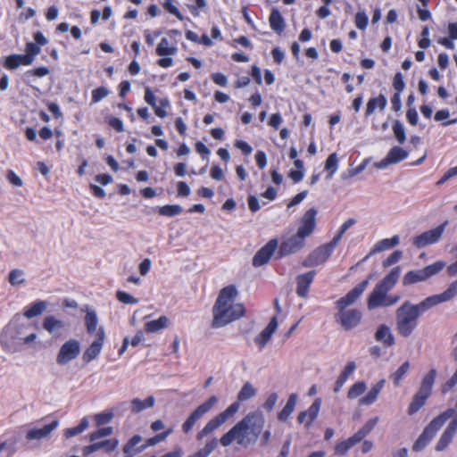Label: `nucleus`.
I'll return each mask as SVG.
<instances>
[{"mask_svg": "<svg viewBox=\"0 0 457 457\" xmlns=\"http://www.w3.org/2000/svg\"><path fill=\"white\" fill-rule=\"evenodd\" d=\"M21 65H29L23 54H11L4 62V66L8 70H16Z\"/></svg>", "mask_w": 457, "mask_h": 457, "instance_id": "obj_39", "label": "nucleus"}, {"mask_svg": "<svg viewBox=\"0 0 457 457\" xmlns=\"http://www.w3.org/2000/svg\"><path fill=\"white\" fill-rule=\"evenodd\" d=\"M375 339L378 342L382 343L386 347H391L395 345V337L388 326L381 324L376 333Z\"/></svg>", "mask_w": 457, "mask_h": 457, "instance_id": "obj_26", "label": "nucleus"}, {"mask_svg": "<svg viewBox=\"0 0 457 457\" xmlns=\"http://www.w3.org/2000/svg\"><path fill=\"white\" fill-rule=\"evenodd\" d=\"M366 388V384L363 381L356 382L350 387L347 397L349 399H355L361 395L365 392Z\"/></svg>", "mask_w": 457, "mask_h": 457, "instance_id": "obj_50", "label": "nucleus"}, {"mask_svg": "<svg viewBox=\"0 0 457 457\" xmlns=\"http://www.w3.org/2000/svg\"><path fill=\"white\" fill-rule=\"evenodd\" d=\"M355 25L360 29H365L368 25V16L364 12H358L355 15Z\"/></svg>", "mask_w": 457, "mask_h": 457, "instance_id": "obj_58", "label": "nucleus"}, {"mask_svg": "<svg viewBox=\"0 0 457 457\" xmlns=\"http://www.w3.org/2000/svg\"><path fill=\"white\" fill-rule=\"evenodd\" d=\"M378 421V417L369 420L363 427L359 429L353 436L349 437L348 440L351 442L353 446L361 442L376 426Z\"/></svg>", "mask_w": 457, "mask_h": 457, "instance_id": "obj_27", "label": "nucleus"}, {"mask_svg": "<svg viewBox=\"0 0 457 457\" xmlns=\"http://www.w3.org/2000/svg\"><path fill=\"white\" fill-rule=\"evenodd\" d=\"M256 394L255 388L249 382L245 383L241 390L237 395V399L241 402H245L253 397Z\"/></svg>", "mask_w": 457, "mask_h": 457, "instance_id": "obj_49", "label": "nucleus"}, {"mask_svg": "<svg viewBox=\"0 0 457 457\" xmlns=\"http://www.w3.org/2000/svg\"><path fill=\"white\" fill-rule=\"evenodd\" d=\"M182 212V207L178 204L164 205L159 208V213L162 216L172 217Z\"/></svg>", "mask_w": 457, "mask_h": 457, "instance_id": "obj_51", "label": "nucleus"}, {"mask_svg": "<svg viewBox=\"0 0 457 457\" xmlns=\"http://www.w3.org/2000/svg\"><path fill=\"white\" fill-rule=\"evenodd\" d=\"M445 266V263L442 261H439L423 269L410 270L404 275L403 278V284L404 286H408L414 283L425 281L428 278H431L432 276L437 274L440 270L444 269Z\"/></svg>", "mask_w": 457, "mask_h": 457, "instance_id": "obj_7", "label": "nucleus"}, {"mask_svg": "<svg viewBox=\"0 0 457 457\" xmlns=\"http://www.w3.org/2000/svg\"><path fill=\"white\" fill-rule=\"evenodd\" d=\"M278 247V240L271 239L263 247H262L253 256V265L254 267H260L266 264L275 250Z\"/></svg>", "mask_w": 457, "mask_h": 457, "instance_id": "obj_16", "label": "nucleus"}, {"mask_svg": "<svg viewBox=\"0 0 457 457\" xmlns=\"http://www.w3.org/2000/svg\"><path fill=\"white\" fill-rule=\"evenodd\" d=\"M170 320L166 316H161L159 319L150 320L145 323V330L147 333H154L169 326Z\"/></svg>", "mask_w": 457, "mask_h": 457, "instance_id": "obj_38", "label": "nucleus"}, {"mask_svg": "<svg viewBox=\"0 0 457 457\" xmlns=\"http://www.w3.org/2000/svg\"><path fill=\"white\" fill-rule=\"evenodd\" d=\"M356 368V365L354 361H349L345 369L340 373L339 377L335 382L333 391L335 393H338L342 386L345 385V383L347 381L348 378L352 375V373L354 371Z\"/></svg>", "mask_w": 457, "mask_h": 457, "instance_id": "obj_29", "label": "nucleus"}, {"mask_svg": "<svg viewBox=\"0 0 457 457\" xmlns=\"http://www.w3.org/2000/svg\"><path fill=\"white\" fill-rule=\"evenodd\" d=\"M431 309L426 299L417 304L405 301L395 312V329L397 333L409 337L418 326L420 316Z\"/></svg>", "mask_w": 457, "mask_h": 457, "instance_id": "obj_3", "label": "nucleus"}, {"mask_svg": "<svg viewBox=\"0 0 457 457\" xmlns=\"http://www.w3.org/2000/svg\"><path fill=\"white\" fill-rule=\"evenodd\" d=\"M315 274V270H311L296 277V294L298 296L302 298L307 297L309 287L313 281Z\"/></svg>", "mask_w": 457, "mask_h": 457, "instance_id": "obj_20", "label": "nucleus"}, {"mask_svg": "<svg viewBox=\"0 0 457 457\" xmlns=\"http://www.w3.org/2000/svg\"><path fill=\"white\" fill-rule=\"evenodd\" d=\"M104 339V328H100L96 334V338L83 353L82 360L84 362L89 363L90 361L97 358V356L101 353Z\"/></svg>", "mask_w": 457, "mask_h": 457, "instance_id": "obj_14", "label": "nucleus"}, {"mask_svg": "<svg viewBox=\"0 0 457 457\" xmlns=\"http://www.w3.org/2000/svg\"><path fill=\"white\" fill-rule=\"evenodd\" d=\"M393 131L395 138L400 144H403L406 140L405 130L402 122L398 120H395L393 125Z\"/></svg>", "mask_w": 457, "mask_h": 457, "instance_id": "obj_52", "label": "nucleus"}, {"mask_svg": "<svg viewBox=\"0 0 457 457\" xmlns=\"http://www.w3.org/2000/svg\"><path fill=\"white\" fill-rule=\"evenodd\" d=\"M335 319L345 330H351L360 324L361 312L357 309L342 310L338 311Z\"/></svg>", "mask_w": 457, "mask_h": 457, "instance_id": "obj_12", "label": "nucleus"}, {"mask_svg": "<svg viewBox=\"0 0 457 457\" xmlns=\"http://www.w3.org/2000/svg\"><path fill=\"white\" fill-rule=\"evenodd\" d=\"M43 328L50 334L59 337L65 328V323L54 316H46L43 321Z\"/></svg>", "mask_w": 457, "mask_h": 457, "instance_id": "obj_25", "label": "nucleus"}, {"mask_svg": "<svg viewBox=\"0 0 457 457\" xmlns=\"http://www.w3.org/2000/svg\"><path fill=\"white\" fill-rule=\"evenodd\" d=\"M335 247L328 242L312 252L303 262V267H315L323 264L331 255Z\"/></svg>", "mask_w": 457, "mask_h": 457, "instance_id": "obj_11", "label": "nucleus"}, {"mask_svg": "<svg viewBox=\"0 0 457 457\" xmlns=\"http://www.w3.org/2000/svg\"><path fill=\"white\" fill-rule=\"evenodd\" d=\"M454 409H447L436 418H434L429 424L424 428L421 435L418 437L412 445L414 452L421 451L428 444V442L435 436L436 433L443 427L448 419L453 416Z\"/></svg>", "mask_w": 457, "mask_h": 457, "instance_id": "obj_4", "label": "nucleus"}, {"mask_svg": "<svg viewBox=\"0 0 457 457\" xmlns=\"http://www.w3.org/2000/svg\"><path fill=\"white\" fill-rule=\"evenodd\" d=\"M389 160L393 163H397L408 156V152L400 146H394L387 154Z\"/></svg>", "mask_w": 457, "mask_h": 457, "instance_id": "obj_47", "label": "nucleus"}, {"mask_svg": "<svg viewBox=\"0 0 457 457\" xmlns=\"http://www.w3.org/2000/svg\"><path fill=\"white\" fill-rule=\"evenodd\" d=\"M399 242L400 239L397 235L394 236L391 238L382 239L374 245L373 249L370 252V254H374L393 248L399 244Z\"/></svg>", "mask_w": 457, "mask_h": 457, "instance_id": "obj_35", "label": "nucleus"}, {"mask_svg": "<svg viewBox=\"0 0 457 457\" xmlns=\"http://www.w3.org/2000/svg\"><path fill=\"white\" fill-rule=\"evenodd\" d=\"M321 406V399L316 398L312 404L303 411L298 414L297 420L299 423H305L306 428H310L312 423L316 420Z\"/></svg>", "mask_w": 457, "mask_h": 457, "instance_id": "obj_18", "label": "nucleus"}, {"mask_svg": "<svg viewBox=\"0 0 457 457\" xmlns=\"http://www.w3.org/2000/svg\"><path fill=\"white\" fill-rule=\"evenodd\" d=\"M305 237L300 236L297 232L295 235L284 240L279 247L278 254L286 256L300 251L304 246Z\"/></svg>", "mask_w": 457, "mask_h": 457, "instance_id": "obj_15", "label": "nucleus"}, {"mask_svg": "<svg viewBox=\"0 0 457 457\" xmlns=\"http://www.w3.org/2000/svg\"><path fill=\"white\" fill-rule=\"evenodd\" d=\"M112 432H113V429L112 427L102 428L96 431L92 432L89 435V439H90V441L94 442L99 438L105 437V436L112 435Z\"/></svg>", "mask_w": 457, "mask_h": 457, "instance_id": "obj_55", "label": "nucleus"}, {"mask_svg": "<svg viewBox=\"0 0 457 457\" xmlns=\"http://www.w3.org/2000/svg\"><path fill=\"white\" fill-rule=\"evenodd\" d=\"M79 342L76 339H70L61 346L56 356V362L59 365H66L75 360L79 355Z\"/></svg>", "mask_w": 457, "mask_h": 457, "instance_id": "obj_10", "label": "nucleus"}, {"mask_svg": "<svg viewBox=\"0 0 457 457\" xmlns=\"http://www.w3.org/2000/svg\"><path fill=\"white\" fill-rule=\"evenodd\" d=\"M47 307V303L46 301H37L33 303L29 308H28L25 312L24 316L31 319L33 317L40 315L44 311H46Z\"/></svg>", "mask_w": 457, "mask_h": 457, "instance_id": "obj_40", "label": "nucleus"}, {"mask_svg": "<svg viewBox=\"0 0 457 457\" xmlns=\"http://www.w3.org/2000/svg\"><path fill=\"white\" fill-rule=\"evenodd\" d=\"M237 295V289L233 285L227 286L220 291L212 307V327L213 328H223L245 315V310L243 304L234 303Z\"/></svg>", "mask_w": 457, "mask_h": 457, "instance_id": "obj_2", "label": "nucleus"}, {"mask_svg": "<svg viewBox=\"0 0 457 457\" xmlns=\"http://www.w3.org/2000/svg\"><path fill=\"white\" fill-rule=\"evenodd\" d=\"M220 443V440L217 438H212L209 442L205 444L204 448L200 449L194 454H191L188 457H208L217 447Z\"/></svg>", "mask_w": 457, "mask_h": 457, "instance_id": "obj_42", "label": "nucleus"}, {"mask_svg": "<svg viewBox=\"0 0 457 457\" xmlns=\"http://www.w3.org/2000/svg\"><path fill=\"white\" fill-rule=\"evenodd\" d=\"M49 72L50 71L46 67L36 68L34 70L26 71L22 76V79L26 84L31 86V79L33 77H44L48 75Z\"/></svg>", "mask_w": 457, "mask_h": 457, "instance_id": "obj_44", "label": "nucleus"}, {"mask_svg": "<svg viewBox=\"0 0 457 457\" xmlns=\"http://www.w3.org/2000/svg\"><path fill=\"white\" fill-rule=\"evenodd\" d=\"M113 418L112 412H102L95 415V420L97 426L108 423Z\"/></svg>", "mask_w": 457, "mask_h": 457, "instance_id": "obj_60", "label": "nucleus"}, {"mask_svg": "<svg viewBox=\"0 0 457 457\" xmlns=\"http://www.w3.org/2000/svg\"><path fill=\"white\" fill-rule=\"evenodd\" d=\"M403 256V253L399 250L397 251H395L393 253H391L384 262H383V266L385 268L386 267H389L391 265H393L394 263L397 262L398 261H400V259L402 258Z\"/></svg>", "mask_w": 457, "mask_h": 457, "instance_id": "obj_59", "label": "nucleus"}, {"mask_svg": "<svg viewBox=\"0 0 457 457\" xmlns=\"http://www.w3.org/2000/svg\"><path fill=\"white\" fill-rule=\"evenodd\" d=\"M155 399L152 395L148 396L145 401H142L139 398H134L130 402L131 412L137 414L145 409L153 407Z\"/></svg>", "mask_w": 457, "mask_h": 457, "instance_id": "obj_37", "label": "nucleus"}, {"mask_svg": "<svg viewBox=\"0 0 457 457\" xmlns=\"http://www.w3.org/2000/svg\"><path fill=\"white\" fill-rule=\"evenodd\" d=\"M385 384V379L379 380L376 385H374L371 389L369 391V393L362 398L360 399L359 403L360 404H366L370 405L373 403L382 390Z\"/></svg>", "mask_w": 457, "mask_h": 457, "instance_id": "obj_31", "label": "nucleus"}, {"mask_svg": "<svg viewBox=\"0 0 457 457\" xmlns=\"http://www.w3.org/2000/svg\"><path fill=\"white\" fill-rule=\"evenodd\" d=\"M436 376V371L433 369L430 370L423 378L420 389L414 395L409 405L408 413L410 415L416 413L425 404L427 399L430 396Z\"/></svg>", "mask_w": 457, "mask_h": 457, "instance_id": "obj_5", "label": "nucleus"}, {"mask_svg": "<svg viewBox=\"0 0 457 457\" xmlns=\"http://www.w3.org/2000/svg\"><path fill=\"white\" fill-rule=\"evenodd\" d=\"M386 105V99L382 95L378 97L370 98L367 104L366 115L369 116L372 114L377 107H379L381 110H383L385 109Z\"/></svg>", "mask_w": 457, "mask_h": 457, "instance_id": "obj_41", "label": "nucleus"}, {"mask_svg": "<svg viewBox=\"0 0 457 457\" xmlns=\"http://www.w3.org/2000/svg\"><path fill=\"white\" fill-rule=\"evenodd\" d=\"M278 328V318L277 315L273 316L268 324V326L260 333L255 338V343L259 345L261 348L264 347L266 344L271 338L273 333Z\"/></svg>", "mask_w": 457, "mask_h": 457, "instance_id": "obj_24", "label": "nucleus"}, {"mask_svg": "<svg viewBox=\"0 0 457 457\" xmlns=\"http://www.w3.org/2000/svg\"><path fill=\"white\" fill-rule=\"evenodd\" d=\"M171 432H172V429H169L168 431L157 434L156 436L147 439L145 444L142 445V448H144V450H145L148 446H152L160 442L164 441Z\"/></svg>", "mask_w": 457, "mask_h": 457, "instance_id": "obj_53", "label": "nucleus"}, {"mask_svg": "<svg viewBox=\"0 0 457 457\" xmlns=\"http://www.w3.org/2000/svg\"><path fill=\"white\" fill-rule=\"evenodd\" d=\"M177 53V47L170 46L169 40L166 37L162 38L156 47V54L159 56L173 55Z\"/></svg>", "mask_w": 457, "mask_h": 457, "instance_id": "obj_43", "label": "nucleus"}, {"mask_svg": "<svg viewBox=\"0 0 457 457\" xmlns=\"http://www.w3.org/2000/svg\"><path fill=\"white\" fill-rule=\"evenodd\" d=\"M119 441L117 439H108L101 442H96L90 445H87L83 448L84 455L91 454L101 449H104L107 453L114 451L117 447Z\"/></svg>", "mask_w": 457, "mask_h": 457, "instance_id": "obj_23", "label": "nucleus"}, {"mask_svg": "<svg viewBox=\"0 0 457 457\" xmlns=\"http://www.w3.org/2000/svg\"><path fill=\"white\" fill-rule=\"evenodd\" d=\"M25 51H26V54H23V56L26 59L27 63H29V65H30L34 62L35 57L40 54L41 48H40V46H38L33 42H28L26 44Z\"/></svg>", "mask_w": 457, "mask_h": 457, "instance_id": "obj_45", "label": "nucleus"}, {"mask_svg": "<svg viewBox=\"0 0 457 457\" xmlns=\"http://www.w3.org/2000/svg\"><path fill=\"white\" fill-rule=\"evenodd\" d=\"M401 273V269L399 266L395 267L392 269V270L389 272L388 275H386L381 282L378 283V285L382 287H384L386 290H390L393 288V287L397 282Z\"/></svg>", "mask_w": 457, "mask_h": 457, "instance_id": "obj_36", "label": "nucleus"}, {"mask_svg": "<svg viewBox=\"0 0 457 457\" xmlns=\"http://www.w3.org/2000/svg\"><path fill=\"white\" fill-rule=\"evenodd\" d=\"M316 215L317 210L315 208H311L305 212L300 221L301 226L297 230L300 236L306 237L314 231L316 227Z\"/></svg>", "mask_w": 457, "mask_h": 457, "instance_id": "obj_17", "label": "nucleus"}, {"mask_svg": "<svg viewBox=\"0 0 457 457\" xmlns=\"http://www.w3.org/2000/svg\"><path fill=\"white\" fill-rule=\"evenodd\" d=\"M116 298L122 303L125 304H136L138 303V300L132 296L131 295L123 292V291H117L116 292Z\"/></svg>", "mask_w": 457, "mask_h": 457, "instance_id": "obj_56", "label": "nucleus"}, {"mask_svg": "<svg viewBox=\"0 0 457 457\" xmlns=\"http://www.w3.org/2000/svg\"><path fill=\"white\" fill-rule=\"evenodd\" d=\"M369 285V279H366L360 284L356 285L351 291L345 296L337 301V308L338 311L345 310L347 306L353 304L364 292Z\"/></svg>", "mask_w": 457, "mask_h": 457, "instance_id": "obj_13", "label": "nucleus"}, {"mask_svg": "<svg viewBox=\"0 0 457 457\" xmlns=\"http://www.w3.org/2000/svg\"><path fill=\"white\" fill-rule=\"evenodd\" d=\"M337 162H338V159H337V154L336 153L331 154L328 157V159L326 161V164H325V169L329 171L328 176V178H330L337 171Z\"/></svg>", "mask_w": 457, "mask_h": 457, "instance_id": "obj_54", "label": "nucleus"}, {"mask_svg": "<svg viewBox=\"0 0 457 457\" xmlns=\"http://www.w3.org/2000/svg\"><path fill=\"white\" fill-rule=\"evenodd\" d=\"M387 292L388 290L378 284L368 298V308L372 310L378 306H383L386 300Z\"/></svg>", "mask_w": 457, "mask_h": 457, "instance_id": "obj_22", "label": "nucleus"}, {"mask_svg": "<svg viewBox=\"0 0 457 457\" xmlns=\"http://www.w3.org/2000/svg\"><path fill=\"white\" fill-rule=\"evenodd\" d=\"M57 426L58 421L54 420L50 424L45 425L43 428H30L27 431L26 439L31 441L46 438L55 428H57Z\"/></svg>", "mask_w": 457, "mask_h": 457, "instance_id": "obj_21", "label": "nucleus"}, {"mask_svg": "<svg viewBox=\"0 0 457 457\" xmlns=\"http://www.w3.org/2000/svg\"><path fill=\"white\" fill-rule=\"evenodd\" d=\"M270 28L277 33L280 34L285 29V21L278 9H272L270 15Z\"/></svg>", "mask_w": 457, "mask_h": 457, "instance_id": "obj_34", "label": "nucleus"}, {"mask_svg": "<svg viewBox=\"0 0 457 457\" xmlns=\"http://www.w3.org/2000/svg\"><path fill=\"white\" fill-rule=\"evenodd\" d=\"M164 8L173 15H175L179 20L182 21L183 16L179 11V9L172 4V0H165Z\"/></svg>", "mask_w": 457, "mask_h": 457, "instance_id": "obj_63", "label": "nucleus"}, {"mask_svg": "<svg viewBox=\"0 0 457 457\" xmlns=\"http://www.w3.org/2000/svg\"><path fill=\"white\" fill-rule=\"evenodd\" d=\"M447 225L448 221L445 220L439 226L413 237L412 245L417 248H423L428 245L437 243L441 239Z\"/></svg>", "mask_w": 457, "mask_h": 457, "instance_id": "obj_9", "label": "nucleus"}, {"mask_svg": "<svg viewBox=\"0 0 457 457\" xmlns=\"http://www.w3.org/2000/svg\"><path fill=\"white\" fill-rule=\"evenodd\" d=\"M297 398L298 396L295 393H293L289 395L286 405L278 414V420L286 421L288 419L295 408Z\"/></svg>", "mask_w": 457, "mask_h": 457, "instance_id": "obj_30", "label": "nucleus"}, {"mask_svg": "<svg viewBox=\"0 0 457 457\" xmlns=\"http://www.w3.org/2000/svg\"><path fill=\"white\" fill-rule=\"evenodd\" d=\"M264 424L262 412H249L220 438V443L228 447L236 442L239 446L247 448L257 442Z\"/></svg>", "mask_w": 457, "mask_h": 457, "instance_id": "obj_1", "label": "nucleus"}, {"mask_svg": "<svg viewBox=\"0 0 457 457\" xmlns=\"http://www.w3.org/2000/svg\"><path fill=\"white\" fill-rule=\"evenodd\" d=\"M217 401V397L212 395L207 401L197 406L182 424V431L185 434L189 433L195 423L214 407Z\"/></svg>", "mask_w": 457, "mask_h": 457, "instance_id": "obj_8", "label": "nucleus"}, {"mask_svg": "<svg viewBox=\"0 0 457 457\" xmlns=\"http://www.w3.org/2000/svg\"><path fill=\"white\" fill-rule=\"evenodd\" d=\"M239 404L233 403L225 411L211 419L205 426L197 433L196 439L203 440L206 436L212 434L223 424H225L238 411Z\"/></svg>", "mask_w": 457, "mask_h": 457, "instance_id": "obj_6", "label": "nucleus"}, {"mask_svg": "<svg viewBox=\"0 0 457 457\" xmlns=\"http://www.w3.org/2000/svg\"><path fill=\"white\" fill-rule=\"evenodd\" d=\"M410 366V362L406 361L396 370L395 372L390 375V378L393 380L395 386H397L400 385L401 380L409 371Z\"/></svg>", "mask_w": 457, "mask_h": 457, "instance_id": "obj_46", "label": "nucleus"}, {"mask_svg": "<svg viewBox=\"0 0 457 457\" xmlns=\"http://www.w3.org/2000/svg\"><path fill=\"white\" fill-rule=\"evenodd\" d=\"M457 295V280L453 281L443 293L435 295L426 298L430 307H434L438 303L448 302Z\"/></svg>", "mask_w": 457, "mask_h": 457, "instance_id": "obj_19", "label": "nucleus"}, {"mask_svg": "<svg viewBox=\"0 0 457 457\" xmlns=\"http://www.w3.org/2000/svg\"><path fill=\"white\" fill-rule=\"evenodd\" d=\"M9 283L13 286H20L25 283L24 271L21 269H13L8 275Z\"/></svg>", "mask_w": 457, "mask_h": 457, "instance_id": "obj_48", "label": "nucleus"}, {"mask_svg": "<svg viewBox=\"0 0 457 457\" xmlns=\"http://www.w3.org/2000/svg\"><path fill=\"white\" fill-rule=\"evenodd\" d=\"M109 95V90L104 87H99L92 91V104H96Z\"/></svg>", "mask_w": 457, "mask_h": 457, "instance_id": "obj_57", "label": "nucleus"}, {"mask_svg": "<svg viewBox=\"0 0 457 457\" xmlns=\"http://www.w3.org/2000/svg\"><path fill=\"white\" fill-rule=\"evenodd\" d=\"M278 399V394L271 393L266 399L265 403H263V408L266 409L268 411H272Z\"/></svg>", "mask_w": 457, "mask_h": 457, "instance_id": "obj_64", "label": "nucleus"}, {"mask_svg": "<svg viewBox=\"0 0 457 457\" xmlns=\"http://www.w3.org/2000/svg\"><path fill=\"white\" fill-rule=\"evenodd\" d=\"M456 430L457 428L452 423H449L436 445V451L442 452L445 450L452 442Z\"/></svg>", "mask_w": 457, "mask_h": 457, "instance_id": "obj_28", "label": "nucleus"}, {"mask_svg": "<svg viewBox=\"0 0 457 457\" xmlns=\"http://www.w3.org/2000/svg\"><path fill=\"white\" fill-rule=\"evenodd\" d=\"M142 441V437L138 435H135L132 438L124 445L123 452L124 457H134L136 454L144 451L142 445L135 448V446Z\"/></svg>", "mask_w": 457, "mask_h": 457, "instance_id": "obj_32", "label": "nucleus"}, {"mask_svg": "<svg viewBox=\"0 0 457 457\" xmlns=\"http://www.w3.org/2000/svg\"><path fill=\"white\" fill-rule=\"evenodd\" d=\"M83 311L86 312L85 326L87 331L89 334H93L94 332H96L98 324L96 312L89 306H86L85 309H83Z\"/></svg>", "mask_w": 457, "mask_h": 457, "instance_id": "obj_33", "label": "nucleus"}, {"mask_svg": "<svg viewBox=\"0 0 457 457\" xmlns=\"http://www.w3.org/2000/svg\"><path fill=\"white\" fill-rule=\"evenodd\" d=\"M6 179L14 187H21L23 185L22 179L11 170H7Z\"/></svg>", "mask_w": 457, "mask_h": 457, "instance_id": "obj_62", "label": "nucleus"}, {"mask_svg": "<svg viewBox=\"0 0 457 457\" xmlns=\"http://www.w3.org/2000/svg\"><path fill=\"white\" fill-rule=\"evenodd\" d=\"M393 86H394V88L396 90V93H399V94L404 89L405 83L403 81V77L402 73L397 72L395 75Z\"/></svg>", "mask_w": 457, "mask_h": 457, "instance_id": "obj_61", "label": "nucleus"}]
</instances>
